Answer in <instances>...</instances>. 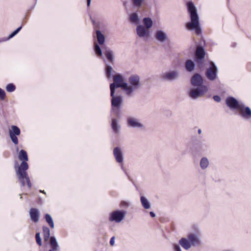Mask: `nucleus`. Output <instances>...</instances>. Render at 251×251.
Masks as SVG:
<instances>
[{"label": "nucleus", "instance_id": "obj_1", "mask_svg": "<svg viewBox=\"0 0 251 251\" xmlns=\"http://www.w3.org/2000/svg\"><path fill=\"white\" fill-rule=\"evenodd\" d=\"M105 75L108 79H113L114 82L110 84V91H112V95L113 94L114 91H115L116 88H121L125 92L126 86V82H124V77L123 75L120 74H116L115 75H112L113 71L112 67L110 65H106L105 68Z\"/></svg>", "mask_w": 251, "mask_h": 251}, {"label": "nucleus", "instance_id": "obj_2", "mask_svg": "<svg viewBox=\"0 0 251 251\" xmlns=\"http://www.w3.org/2000/svg\"><path fill=\"white\" fill-rule=\"evenodd\" d=\"M187 6L190 16L191 21L186 24V28L189 30H195L196 33L199 35L201 33V30L197 9L192 2H189Z\"/></svg>", "mask_w": 251, "mask_h": 251}, {"label": "nucleus", "instance_id": "obj_3", "mask_svg": "<svg viewBox=\"0 0 251 251\" xmlns=\"http://www.w3.org/2000/svg\"><path fill=\"white\" fill-rule=\"evenodd\" d=\"M226 102L230 109L239 111L242 117L249 119L251 117V109L248 106L246 107L243 102L238 101L234 97H228L226 99Z\"/></svg>", "mask_w": 251, "mask_h": 251}, {"label": "nucleus", "instance_id": "obj_4", "mask_svg": "<svg viewBox=\"0 0 251 251\" xmlns=\"http://www.w3.org/2000/svg\"><path fill=\"white\" fill-rule=\"evenodd\" d=\"M28 168V165L26 161H23L18 167V170L16 171V174L18 177L20 182L23 187L25 185V181L28 188L31 187V183L29 177L26 171Z\"/></svg>", "mask_w": 251, "mask_h": 251}, {"label": "nucleus", "instance_id": "obj_5", "mask_svg": "<svg viewBox=\"0 0 251 251\" xmlns=\"http://www.w3.org/2000/svg\"><path fill=\"white\" fill-rule=\"evenodd\" d=\"M140 78L137 75H130L128 79V83L126 82L125 93L128 96L133 95L134 92L141 87Z\"/></svg>", "mask_w": 251, "mask_h": 251}, {"label": "nucleus", "instance_id": "obj_6", "mask_svg": "<svg viewBox=\"0 0 251 251\" xmlns=\"http://www.w3.org/2000/svg\"><path fill=\"white\" fill-rule=\"evenodd\" d=\"M208 91L206 86L196 87V88H190L188 92V95L193 100H196L202 97Z\"/></svg>", "mask_w": 251, "mask_h": 251}, {"label": "nucleus", "instance_id": "obj_7", "mask_svg": "<svg viewBox=\"0 0 251 251\" xmlns=\"http://www.w3.org/2000/svg\"><path fill=\"white\" fill-rule=\"evenodd\" d=\"M180 77V73L178 70H169L163 73L160 75V78L164 81L173 82L177 80Z\"/></svg>", "mask_w": 251, "mask_h": 251}, {"label": "nucleus", "instance_id": "obj_8", "mask_svg": "<svg viewBox=\"0 0 251 251\" xmlns=\"http://www.w3.org/2000/svg\"><path fill=\"white\" fill-rule=\"evenodd\" d=\"M115 91H114L112 95V91H110L111 99L112 111L118 115V109L120 108L123 103V97L121 96H115Z\"/></svg>", "mask_w": 251, "mask_h": 251}, {"label": "nucleus", "instance_id": "obj_9", "mask_svg": "<svg viewBox=\"0 0 251 251\" xmlns=\"http://www.w3.org/2000/svg\"><path fill=\"white\" fill-rule=\"evenodd\" d=\"M127 125L130 128H136L140 129L145 128L144 125L141 122L140 120L134 117H129L126 120Z\"/></svg>", "mask_w": 251, "mask_h": 251}, {"label": "nucleus", "instance_id": "obj_10", "mask_svg": "<svg viewBox=\"0 0 251 251\" xmlns=\"http://www.w3.org/2000/svg\"><path fill=\"white\" fill-rule=\"evenodd\" d=\"M218 69L215 63H210V67L207 69L205 75L208 79L213 81L217 77Z\"/></svg>", "mask_w": 251, "mask_h": 251}, {"label": "nucleus", "instance_id": "obj_11", "mask_svg": "<svg viewBox=\"0 0 251 251\" xmlns=\"http://www.w3.org/2000/svg\"><path fill=\"white\" fill-rule=\"evenodd\" d=\"M126 212L121 210H116L112 212L109 217V220L111 222L120 223L124 218Z\"/></svg>", "mask_w": 251, "mask_h": 251}, {"label": "nucleus", "instance_id": "obj_12", "mask_svg": "<svg viewBox=\"0 0 251 251\" xmlns=\"http://www.w3.org/2000/svg\"><path fill=\"white\" fill-rule=\"evenodd\" d=\"M9 135L13 143L17 145L18 144V140L17 136L19 135L21 133L20 128L16 126H12L11 129L9 130Z\"/></svg>", "mask_w": 251, "mask_h": 251}, {"label": "nucleus", "instance_id": "obj_13", "mask_svg": "<svg viewBox=\"0 0 251 251\" xmlns=\"http://www.w3.org/2000/svg\"><path fill=\"white\" fill-rule=\"evenodd\" d=\"M137 35L140 38H148L150 36V31L143 25H137L136 28Z\"/></svg>", "mask_w": 251, "mask_h": 251}, {"label": "nucleus", "instance_id": "obj_14", "mask_svg": "<svg viewBox=\"0 0 251 251\" xmlns=\"http://www.w3.org/2000/svg\"><path fill=\"white\" fill-rule=\"evenodd\" d=\"M130 1L132 7L138 10L144 8L148 4V0H130Z\"/></svg>", "mask_w": 251, "mask_h": 251}, {"label": "nucleus", "instance_id": "obj_15", "mask_svg": "<svg viewBox=\"0 0 251 251\" xmlns=\"http://www.w3.org/2000/svg\"><path fill=\"white\" fill-rule=\"evenodd\" d=\"M191 84L195 87H200L205 86L203 85V78L202 76L199 74H195L191 78Z\"/></svg>", "mask_w": 251, "mask_h": 251}, {"label": "nucleus", "instance_id": "obj_16", "mask_svg": "<svg viewBox=\"0 0 251 251\" xmlns=\"http://www.w3.org/2000/svg\"><path fill=\"white\" fill-rule=\"evenodd\" d=\"M205 55V53L203 48L201 46H198L195 52L196 61L198 63H200L201 60L204 58Z\"/></svg>", "mask_w": 251, "mask_h": 251}, {"label": "nucleus", "instance_id": "obj_17", "mask_svg": "<svg viewBox=\"0 0 251 251\" xmlns=\"http://www.w3.org/2000/svg\"><path fill=\"white\" fill-rule=\"evenodd\" d=\"M187 238L192 246H196L201 244L200 238L197 234L190 233L187 235Z\"/></svg>", "mask_w": 251, "mask_h": 251}, {"label": "nucleus", "instance_id": "obj_18", "mask_svg": "<svg viewBox=\"0 0 251 251\" xmlns=\"http://www.w3.org/2000/svg\"><path fill=\"white\" fill-rule=\"evenodd\" d=\"M154 37L161 43L165 42L168 39L167 33L162 30H157L154 34Z\"/></svg>", "mask_w": 251, "mask_h": 251}, {"label": "nucleus", "instance_id": "obj_19", "mask_svg": "<svg viewBox=\"0 0 251 251\" xmlns=\"http://www.w3.org/2000/svg\"><path fill=\"white\" fill-rule=\"evenodd\" d=\"M113 155L116 161L122 164L124 161V157L122 151L119 147H116L113 150Z\"/></svg>", "mask_w": 251, "mask_h": 251}, {"label": "nucleus", "instance_id": "obj_20", "mask_svg": "<svg viewBox=\"0 0 251 251\" xmlns=\"http://www.w3.org/2000/svg\"><path fill=\"white\" fill-rule=\"evenodd\" d=\"M30 217L32 221L38 223L39 221L40 213L39 210L35 208H32L29 210Z\"/></svg>", "mask_w": 251, "mask_h": 251}, {"label": "nucleus", "instance_id": "obj_21", "mask_svg": "<svg viewBox=\"0 0 251 251\" xmlns=\"http://www.w3.org/2000/svg\"><path fill=\"white\" fill-rule=\"evenodd\" d=\"M129 21L133 25H138L140 23L138 11L132 12L129 15Z\"/></svg>", "mask_w": 251, "mask_h": 251}, {"label": "nucleus", "instance_id": "obj_22", "mask_svg": "<svg viewBox=\"0 0 251 251\" xmlns=\"http://www.w3.org/2000/svg\"><path fill=\"white\" fill-rule=\"evenodd\" d=\"M103 53L107 60L110 62L113 63L114 60L113 51L108 47H105L103 49Z\"/></svg>", "mask_w": 251, "mask_h": 251}, {"label": "nucleus", "instance_id": "obj_23", "mask_svg": "<svg viewBox=\"0 0 251 251\" xmlns=\"http://www.w3.org/2000/svg\"><path fill=\"white\" fill-rule=\"evenodd\" d=\"M179 245H180L184 249L188 250L192 246L191 245L190 242L188 238H182L178 241Z\"/></svg>", "mask_w": 251, "mask_h": 251}, {"label": "nucleus", "instance_id": "obj_24", "mask_svg": "<svg viewBox=\"0 0 251 251\" xmlns=\"http://www.w3.org/2000/svg\"><path fill=\"white\" fill-rule=\"evenodd\" d=\"M111 127L113 132L117 133L120 131L121 126L118 124V121L116 118H113L111 120Z\"/></svg>", "mask_w": 251, "mask_h": 251}, {"label": "nucleus", "instance_id": "obj_25", "mask_svg": "<svg viewBox=\"0 0 251 251\" xmlns=\"http://www.w3.org/2000/svg\"><path fill=\"white\" fill-rule=\"evenodd\" d=\"M96 34L98 44L100 45H103L105 41V37L103 34H102L101 31L99 30H97L96 31Z\"/></svg>", "mask_w": 251, "mask_h": 251}, {"label": "nucleus", "instance_id": "obj_26", "mask_svg": "<svg viewBox=\"0 0 251 251\" xmlns=\"http://www.w3.org/2000/svg\"><path fill=\"white\" fill-rule=\"evenodd\" d=\"M50 245L51 247V249L50 250L57 251L59 249V247L56 238L54 236H51L50 238Z\"/></svg>", "mask_w": 251, "mask_h": 251}, {"label": "nucleus", "instance_id": "obj_27", "mask_svg": "<svg viewBox=\"0 0 251 251\" xmlns=\"http://www.w3.org/2000/svg\"><path fill=\"white\" fill-rule=\"evenodd\" d=\"M140 201L142 206L146 209H150L151 207V204L149 201L144 196H141L140 198Z\"/></svg>", "mask_w": 251, "mask_h": 251}, {"label": "nucleus", "instance_id": "obj_28", "mask_svg": "<svg viewBox=\"0 0 251 251\" xmlns=\"http://www.w3.org/2000/svg\"><path fill=\"white\" fill-rule=\"evenodd\" d=\"M209 164V160L206 157H203L201 158L200 165L202 170L206 169L208 167Z\"/></svg>", "mask_w": 251, "mask_h": 251}, {"label": "nucleus", "instance_id": "obj_29", "mask_svg": "<svg viewBox=\"0 0 251 251\" xmlns=\"http://www.w3.org/2000/svg\"><path fill=\"white\" fill-rule=\"evenodd\" d=\"M143 22L144 25V26L148 29L151 28L153 25V22L151 18L149 17L144 18L143 20Z\"/></svg>", "mask_w": 251, "mask_h": 251}, {"label": "nucleus", "instance_id": "obj_30", "mask_svg": "<svg viewBox=\"0 0 251 251\" xmlns=\"http://www.w3.org/2000/svg\"><path fill=\"white\" fill-rule=\"evenodd\" d=\"M43 235H44V239L45 241H47L49 239H50V230L49 228L47 226H43Z\"/></svg>", "mask_w": 251, "mask_h": 251}, {"label": "nucleus", "instance_id": "obj_31", "mask_svg": "<svg viewBox=\"0 0 251 251\" xmlns=\"http://www.w3.org/2000/svg\"><path fill=\"white\" fill-rule=\"evenodd\" d=\"M195 67V64L191 60H188L186 62L185 68L187 71L192 72Z\"/></svg>", "mask_w": 251, "mask_h": 251}, {"label": "nucleus", "instance_id": "obj_32", "mask_svg": "<svg viewBox=\"0 0 251 251\" xmlns=\"http://www.w3.org/2000/svg\"><path fill=\"white\" fill-rule=\"evenodd\" d=\"M19 159L20 160L27 161L28 160V156L26 151L21 150L19 154Z\"/></svg>", "mask_w": 251, "mask_h": 251}, {"label": "nucleus", "instance_id": "obj_33", "mask_svg": "<svg viewBox=\"0 0 251 251\" xmlns=\"http://www.w3.org/2000/svg\"><path fill=\"white\" fill-rule=\"evenodd\" d=\"M94 51L97 54V55L99 57H101L102 55V50L100 47L99 46V44L98 43L94 44Z\"/></svg>", "mask_w": 251, "mask_h": 251}, {"label": "nucleus", "instance_id": "obj_34", "mask_svg": "<svg viewBox=\"0 0 251 251\" xmlns=\"http://www.w3.org/2000/svg\"><path fill=\"white\" fill-rule=\"evenodd\" d=\"M45 218L46 222L48 223L50 227L51 228H53L54 223L51 216L49 214H46L45 216Z\"/></svg>", "mask_w": 251, "mask_h": 251}, {"label": "nucleus", "instance_id": "obj_35", "mask_svg": "<svg viewBox=\"0 0 251 251\" xmlns=\"http://www.w3.org/2000/svg\"><path fill=\"white\" fill-rule=\"evenodd\" d=\"M22 26H21L17 28L15 30H14L12 33H11L9 36L5 40H8L12 38H13L14 36H15L22 29Z\"/></svg>", "mask_w": 251, "mask_h": 251}, {"label": "nucleus", "instance_id": "obj_36", "mask_svg": "<svg viewBox=\"0 0 251 251\" xmlns=\"http://www.w3.org/2000/svg\"><path fill=\"white\" fill-rule=\"evenodd\" d=\"M22 26H21L17 28L15 30H14L12 33H11L9 36L5 40H8L12 38H13L14 36H15L22 29Z\"/></svg>", "mask_w": 251, "mask_h": 251}, {"label": "nucleus", "instance_id": "obj_37", "mask_svg": "<svg viewBox=\"0 0 251 251\" xmlns=\"http://www.w3.org/2000/svg\"><path fill=\"white\" fill-rule=\"evenodd\" d=\"M16 87L13 83H9L6 86V90L8 92H12L15 90Z\"/></svg>", "mask_w": 251, "mask_h": 251}, {"label": "nucleus", "instance_id": "obj_38", "mask_svg": "<svg viewBox=\"0 0 251 251\" xmlns=\"http://www.w3.org/2000/svg\"><path fill=\"white\" fill-rule=\"evenodd\" d=\"M35 239H36V241L37 242V244L39 246H41L42 245V240H41V238L40 237V233L39 232H37L36 233Z\"/></svg>", "mask_w": 251, "mask_h": 251}, {"label": "nucleus", "instance_id": "obj_39", "mask_svg": "<svg viewBox=\"0 0 251 251\" xmlns=\"http://www.w3.org/2000/svg\"><path fill=\"white\" fill-rule=\"evenodd\" d=\"M173 248L174 251H182L179 245L174 244L173 245Z\"/></svg>", "mask_w": 251, "mask_h": 251}, {"label": "nucleus", "instance_id": "obj_40", "mask_svg": "<svg viewBox=\"0 0 251 251\" xmlns=\"http://www.w3.org/2000/svg\"><path fill=\"white\" fill-rule=\"evenodd\" d=\"M5 97V91L0 88V99L1 100H3Z\"/></svg>", "mask_w": 251, "mask_h": 251}, {"label": "nucleus", "instance_id": "obj_41", "mask_svg": "<svg viewBox=\"0 0 251 251\" xmlns=\"http://www.w3.org/2000/svg\"><path fill=\"white\" fill-rule=\"evenodd\" d=\"M213 100L216 102H220L221 100V99L220 96L218 95H215L213 96Z\"/></svg>", "mask_w": 251, "mask_h": 251}, {"label": "nucleus", "instance_id": "obj_42", "mask_svg": "<svg viewBox=\"0 0 251 251\" xmlns=\"http://www.w3.org/2000/svg\"><path fill=\"white\" fill-rule=\"evenodd\" d=\"M121 206L122 207H127L128 206V204L126 201H122L121 203Z\"/></svg>", "mask_w": 251, "mask_h": 251}, {"label": "nucleus", "instance_id": "obj_43", "mask_svg": "<svg viewBox=\"0 0 251 251\" xmlns=\"http://www.w3.org/2000/svg\"><path fill=\"white\" fill-rule=\"evenodd\" d=\"M115 237H112L111 239H110V244L112 246L114 245V243H115Z\"/></svg>", "mask_w": 251, "mask_h": 251}, {"label": "nucleus", "instance_id": "obj_44", "mask_svg": "<svg viewBox=\"0 0 251 251\" xmlns=\"http://www.w3.org/2000/svg\"><path fill=\"white\" fill-rule=\"evenodd\" d=\"M150 214L151 216V217H152V218H153V217H155V214L153 212H152V211H151V212H150Z\"/></svg>", "mask_w": 251, "mask_h": 251}, {"label": "nucleus", "instance_id": "obj_45", "mask_svg": "<svg viewBox=\"0 0 251 251\" xmlns=\"http://www.w3.org/2000/svg\"><path fill=\"white\" fill-rule=\"evenodd\" d=\"M91 0H87V6H89L90 5Z\"/></svg>", "mask_w": 251, "mask_h": 251}, {"label": "nucleus", "instance_id": "obj_46", "mask_svg": "<svg viewBox=\"0 0 251 251\" xmlns=\"http://www.w3.org/2000/svg\"><path fill=\"white\" fill-rule=\"evenodd\" d=\"M198 134H201V129H199L198 130Z\"/></svg>", "mask_w": 251, "mask_h": 251}, {"label": "nucleus", "instance_id": "obj_47", "mask_svg": "<svg viewBox=\"0 0 251 251\" xmlns=\"http://www.w3.org/2000/svg\"><path fill=\"white\" fill-rule=\"evenodd\" d=\"M40 192H41V193H45V191H42V190H41V191H40Z\"/></svg>", "mask_w": 251, "mask_h": 251}, {"label": "nucleus", "instance_id": "obj_48", "mask_svg": "<svg viewBox=\"0 0 251 251\" xmlns=\"http://www.w3.org/2000/svg\"><path fill=\"white\" fill-rule=\"evenodd\" d=\"M122 168L123 169L124 168H123V165H122Z\"/></svg>", "mask_w": 251, "mask_h": 251}, {"label": "nucleus", "instance_id": "obj_49", "mask_svg": "<svg viewBox=\"0 0 251 251\" xmlns=\"http://www.w3.org/2000/svg\"><path fill=\"white\" fill-rule=\"evenodd\" d=\"M49 251H53V250H49Z\"/></svg>", "mask_w": 251, "mask_h": 251}]
</instances>
